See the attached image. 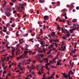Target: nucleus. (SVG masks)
Here are the masks:
<instances>
[{
    "instance_id": "0e129e2a",
    "label": "nucleus",
    "mask_w": 79,
    "mask_h": 79,
    "mask_svg": "<svg viewBox=\"0 0 79 79\" xmlns=\"http://www.w3.org/2000/svg\"><path fill=\"white\" fill-rule=\"evenodd\" d=\"M2 32H3V30H1V31H0V34L2 33Z\"/></svg>"
},
{
    "instance_id": "49530a36",
    "label": "nucleus",
    "mask_w": 79,
    "mask_h": 79,
    "mask_svg": "<svg viewBox=\"0 0 79 79\" xmlns=\"http://www.w3.org/2000/svg\"><path fill=\"white\" fill-rule=\"evenodd\" d=\"M52 35H55V33L54 32H53L52 33Z\"/></svg>"
},
{
    "instance_id": "774afa93",
    "label": "nucleus",
    "mask_w": 79,
    "mask_h": 79,
    "mask_svg": "<svg viewBox=\"0 0 79 79\" xmlns=\"http://www.w3.org/2000/svg\"><path fill=\"white\" fill-rule=\"evenodd\" d=\"M28 53H31L32 52L31 51H29L28 52Z\"/></svg>"
},
{
    "instance_id": "bb28decb",
    "label": "nucleus",
    "mask_w": 79,
    "mask_h": 79,
    "mask_svg": "<svg viewBox=\"0 0 79 79\" xmlns=\"http://www.w3.org/2000/svg\"><path fill=\"white\" fill-rule=\"evenodd\" d=\"M42 50L44 51V53L46 52H45V51H46V50L45 49H44L43 48Z\"/></svg>"
},
{
    "instance_id": "de8ad7c7",
    "label": "nucleus",
    "mask_w": 79,
    "mask_h": 79,
    "mask_svg": "<svg viewBox=\"0 0 79 79\" xmlns=\"http://www.w3.org/2000/svg\"><path fill=\"white\" fill-rule=\"evenodd\" d=\"M66 15H67V14H66V13L65 14V15H63V16H64H64H66Z\"/></svg>"
},
{
    "instance_id": "79ce46f5",
    "label": "nucleus",
    "mask_w": 79,
    "mask_h": 79,
    "mask_svg": "<svg viewBox=\"0 0 79 79\" xmlns=\"http://www.w3.org/2000/svg\"><path fill=\"white\" fill-rule=\"evenodd\" d=\"M12 2H14V3H15V2H16V0H12Z\"/></svg>"
},
{
    "instance_id": "9d476101",
    "label": "nucleus",
    "mask_w": 79,
    "mask_h": 79,
    "mask_svg": "<svg viewBox=\"0 0 79 79\" xmlns=\"http://www.w3.org/2000/svg\"><path fill=\"white\" fill-rule=\"evenodd\" d=\"M60 64V62H58L56 64V66H59Z\"/></svg>"
},
{
    "instance_id": "4468645a",
    "label": "nucleus",
    "mask_w": 79,
    "mask_h": 79,
    "mask_svg": "<svg viewBox=\"0 0 79 79\" xmlns=\"http://www.w3.org/2000/svg\"><path fill=\"white\" fill-rule=\"evenodd\" d=\"M65 10H66V9H63V10H62L61 11V13H62V12H63V11H65Z\"/></svg>"
},
{
    "instance_id": "680f3d73",
    "label": "nucleus",
    "mask_w": 79,
    "mask_h": 79,
    "mask_svg": "<svg viewBox=\"0 0 79 79\" xmlns=\"http://www.w3.org/2000/svg\"><path fill=\"white\" fill-rule=\"evenodd\" d=\"M49 57H51V58H52V56L51 55H49L48 56Z\"/></svg>"
},
{
    "instance_id": "7c9ffc66",
    "label": "nucleus",
    "mask_w": 79,
    "mask_h": 79,
    "mask_svg": "<svg viewBox=\"0 0 79 79\" xmlns=\"http://www.w3.org/2000/svg\"><path fill=\"white\" fill-rule=\"evenodd\" d=\"M76 27H75V28H73L72 30L74 31V30H76Z\"/></svg>"
},
{
    "instance_id": "c85d7f7f",
    "label": "nucleus",
    "mask_w": 79,
    "mask_h": 79,
    "mask_svg": "<svg viewBox=\"0 0 79 79\" xmlns=\"http://www.w3.org/2000/svg\"><path fill=\"white\" fill-rule=\"evenodd\" d=\"M39 52L40 53H42V52H43V50H42V49H40V50H39Z\"/></svg>"
},
{
    "instance_id": "4be33fe9",
    "label": "nucleus",
    "mask_w": 79,
    "mask_h": 79,
    "mask_svg": "<svg viewBox=\"0 0 79 79\" xmlns=\"http://www.w3.org/2000/svg\"><path fill=\"white\" fill-rule=\"evenodd\" d=\"M19 7H21V8L22 7H23V6H22V4H20L19 5Z\"/></svg>"
},
{
    "instance_id": "aec40b11",
    "label": "nucleus",
    "mask_w": 79,
    "mask_h": 79,
    "mask_svg": "<svg viewBox=\"0 0 79 79\" xmlns=\"http://www.w3.org/2000/svg\"><path fill=\"white\" fill-rule=\"evenodd\" d=\"M39 56H41L42 58L43 57H44V55H42L41 54L39 55Z\"/></svg>"
},
{
    "instance_id": "f704fd0d",
    "label": "nucleus",
    "mask_w": 79,
    "mask_h": 79,
    "mask_svg": "<svg viewBox=\"0 0 79 79\" xmlns=\"http://www.w3.org/2000/svg\"><path fill=\"white\" fill-rule=\"evenodd\" d=\"M76 8L77 10H78L79 9V6H77L76 7Z\"/></svg>"
},
{
    "instance_id": "6e6552de",
    "label": "nucleus",
    "mask_w": 79,
    "mask_h": 79,
    "mask_svg": "<svg viewBox=\"0 0 79 79\" xmlns=\"http://www.w3.org/2000/svg\"><path fill=\"white\" fill-rule=\"evenodd\" d=\"M77 21V20L76 19H74L72 20V22H73V23H74L76 22Z\"/></svg>"
},
{
    "instance_id": "dca6fc26",
    "label": "nucleus",
    "mask_w": 79,
    "mask_h": 79,
    "mask_svg": "<svg viewBox=\"0 0 79 79\" xmlns=\"http://www.w3.org/2000/svg\"><path fill=\"white\" fill-rule=\"evenodd\" d=\"M31 73L32 75H35V73H34V72H31Z\"/></svg>"
},
{
    "instance_id": "f3484780",
    "label": "nucleus",
    "mask_w": 79,
    "mask_h": 79,
    "mask_svg": "<svg viewBox=\"0 0 79 79\" xmlns=\"http://www.w3.org/2000/svg\"><path fill=\"white\" fill-rule=\"evenodd\" d=\"M39 44H37L35 45V47H36L37 48H39Z\"/></svg>"
},
{
    "instance_id": "20e7f679",
    "label": "nucleus",
    "mask_w": 79,
    "mask_h": 79,
    "mask_svg": "<svg viewBox=\"0 0 79 79\" xmlns=\"http://www.w3.org/2000/svg\"><path fill=\"white\" fill-rule=\"evenodd\" d=\"M6 10H7V11H8V12H10L11 11V9L10 7H8V8H6Z\"/></svg>"
},
{
    "instance_id": "b1692460",
    "label": "nucleus",
    "mask_w": 79,
    "mask_h": 79,
    "mask_svg": "<svg viewBox=\"0 0 79 79\" xmlns=\"http://www.w3.org/2000/svg\"><path fill=\"white\" fill-rule=\"evenodd\" d=\"M74 6V5L73 4L70 5V7H71V8H72V7H73Z\"/></svg>"
},
{
    "instance_id": "37998d69",
    "label": "nucleus",
    "mask_w": 79,
    "mask_h": 79,
    "mask_svg": "<svg viewBox=\"0 0 79 79\" xmlns=\"http://www.w3.org/2000/svg\"><path fill=\"white\" fill-rule=\"evenodd\" d=\"M24 53H25V54H27V53H28V52H27L25 51L24 52Z\"/></svg>"
},
{
    "instance_id": "6ab92c4d",
    "label": "nucleus",
    "mask_w": 79,
    "mask_h": 79,
    "mask_svg": "<svg viewBox=\"0 0 79 79\" xmlns=\"http://www.w3.org/2000/svg\"><path fill=\"white\" fill-rule=\"evenodd\" d=\"M71 52H72V53H76V52L74 50H71Z\"/></svg>"
},
{
    "instance_id": "1a4fd4ad",
    "label": "nucleus",
    "mask_w": 79,
    "mask_h": 79,
    "mask_svg": "<svg viewBox=\"0 0 79 79\" xmlns=\"http://www.w3.org/2000/svg\"><path fill=\"white\" fill-rule=\"evenodd\" d=\"M39 2L40 3H44V0H39Z\"/></svg>"
},
{
    "instance_id": "13d9d810",
    "label": "nucleus",
    "mask_w": 79,
    "mask_h": 79,
    "mask_svg": "<svg viewBox=\"0 0 79 79\" xmlns=\"http://www.w3.org/2000/svg\"><path fill=\"white\" fill-rule=\"evenodd\" d=\"M10 5H11L13 6V3H12L11 2H10Z\"/></svg>"
},
{
    "instance_id": "6e6d98bb",
    "label": "nucleus",
    "mask_w": 79,
    "mask_h": 79,
    "mask_svg": "<svg viewBox=\"0 0 79 79\" xmlns=\"http://www.w3.org/2000/svg\"><path fill=\"white\" fill-rule=\"evenodd\" d=\"M39 14V10H37V14Z\"/></svg>"
},
{
    "instance_id": "e433bc0d",
    "label": "nucleus",
    "mask_w": 79,
    "mask_h": 79,
    "mask_svg": "<svg viewBox=\"0 0 79 79\" xmlns=\"http://www.w3.org/2000/svg\"><path fill=\"white\" fill-rule=\"evenodd\" d=\"M38 74H42V73H41V72H40V71H39L38 72Z\"/></svg>"
},
{
    "instance_id": "58836bf2",
    "label": "nucleus",
    "mask_w": 79,
    "mask_h": 79,
    "mask_svg": "<svg viewBox=\"0 0 79 79\" xmlns=\"http://www.w3.org/2000/svg\"><path fill=\"white\" fill-rule=\"evenodd\" d=\"M46 66H47L48 65H50V64L48 63V64H45Z\"/></svg>"
},
{
    "instance_id": "2eb2a0df",
    "label": "nucleus",
    "mask_w": 79,
    "mask_h": 79,
    "mask_svg": "<svg viewBox=\"0 0 79 79\" xmlns=\"http://www.w3.org/2000/svg\"><path fill=\"white\" fill-rule=\"evenodd\" d=\"M9 73L7 74V76H11V74H11V72H10V71H9Z\"/></svg>"
},
{
    "instance_id": "864d4df0",
    "label": "nucleus",
    "mask_w": 79,
    "mask_h": 79,
    "mask_svg": "<svg viewBox=\"0 0 79 79\" xmlns=\"http://www.w3.org/2000/svg\"><path fill=\"white\" fill-rule=\"evenodd\" d=\"M77 43H75L74 46H77Z\"/></svg>"
},
{
    "instance_id": "f8f14e48",
    "label": "nucleus",
    "mask_w": 79,
    "mask_h": 79,
    "mask_svg": "<svg viewBox=\"0 0 79 79\" xmlns=\"http://www.w3.org/2000/svg\"><path fill=\"white\" fill-rule=\"evenodd\" d=\"M6 51V49H4V50H2V51H1L0 52L1 53H2V52H5Z\"/></svg>"
},
{
    "instance_id": "393cba45",
    "label": "nucleus",
    "mask_w": 79,
    "mask_h": 79,
    "mask_svg": "<svg viewBox=\"0 0 79 79\" xmlns=\"http://www.w3.org/2000/svg\"><path fill=\"white\" fill-rule=\"evenodd\" d=\"M12 55H13V56H14V57H15V53H14L12 52Z\"/></svg>"
},
{
    "instance_id": "f257e3e1",
    "label": "nucleus",
    "mask_w": 79,
    "mask_h": 79,
    "mask_svg": "<svg viewBox=\"0 0 79 79\" xmlns=\"http://www.w3.org/2000/svg\"><path fill=\"white\" fill-rule=\"evenodd\" d=\"M62 74L63 75V76H64V77H65L66 79H68L69 77V79H72V78L70 77V73H68V75H66L65 74V73H62Z\"/></svg>"
},
{
    "instance_id": "cd10ccee",
    "label": "nucleus",
    "mask_w": 79,
    "mask_h": 79,
    "mask_svg": "<svg viewBox=\"0 0 79 79\" xmlns=\"http://www.w3.org/2000/svg\"><path fill=\"white\" fill-rule=\"evenodd\" d=\"M40 44H41L42 45L43 44H44V41H41V43Z\"/></svg>"
},
{
    "instance_id": "7ed1b4c3",
    "label": "nucleus",
    "mask_w": 79,
    "mask_h": 79,
    "mask_svg": "<svg viewBox=\"0 0 79 79\" xmlns=\"http://www.w3.org/2000/svg\"><path fill=\"white\" fill-rule=\"evenodd\" d=\"M49 18V17L48 15H45L44 17V19L45 20H48Z\"/></svg>"
},
{
    "instance_id": "5701e85b",
    "label": "nucleus",
    "mask_w": 79,
    "mask_h": 79,
    "mask_svg": "<svg viewBox=\"0 0 79 79\" xmlns=\"http://www.w3.org/2000/svg\"><path fill=\"white\" fill-rule=\"evenodd\" d=\"M0 10L2 13H4V12L3 11V9L1 8Z\"/></svg>"
},
{
    "instance_id": "5fc2aeb1",
    "label": "nucleus",
    "mask_w": 79,
    "mask_h": 79,
    "mask_svg": "<svg viewBox=\"0 0 79 79\" xmlns=\"http://www.w3.org/2000/svg\"><path fill=\"white\" fill-rule=\"evenodd\" d=\"M17 60H19V57H17Z\"/></svg>"
},
{
    "instance_id": "c756f323",
    "label": "nucleus",
    "mask_w": 79,
    "mask_h": 79,
    "mask_svg": "<svg viewBox=\"0 0 79 79\" xmlns=\"http://www.w3.org/2000/svg\"><path fill=\"white\" fill-rule=\"evenodd\" d=\"M32 31H33V29L29 30V32H30V33L32 32Z\"/></svg>"
},
{
    "instance_id": "8fccbe9b",
    "label": "nucleus",
    "mask_w": 79,
    "mask_h": 79,
    "mask_svg": "<svg viewBox=\"0 0 79 79\" xmlns=\"http://www.w3.org/2000/svg\"><path fill=\"white\" fill-rule=\"evenodd\" d=\"M11 27H15V25H11Z\"/></svg>"
},
{
    "instance_id": "338daca9",
    "label": "nucleus",
    "mask_w": 79,
    "mask_h": 79,
    "mask_svg": "<svg viewBox=\"0 0 79 79\" xmlns=\"http://www.w3.org/2000/svg\"><path fill=\"white\" fill-rule=\"evenodd\" d=\"M61 27H57V29H61Z\"/></svg>"
},
{
    "instance_id": "2f4dec72",
    "label": "nucleus",
    "mask_w": 79,
    "mask_h": 79,
    "mask_svg": "<svg viewBox=\"0 0 79 79\" xmlns=\"http://www.w3.org/2000/svg\"><path fill=\"white\" fill-rule=\"evenodd\" d=\"M6 4H3V6H2V8H5V6H6Z\"/></svg>"
},
{
    "instance_id": "a18cd8bd",
    "label": "nucleus",
    "mask_w": 79,
    "mask_h": 79,
    "mask_svg": "<svg viewBox=\"0 0 79 79\" xmlns=\"http://www.w3.org/2000/svg\"><path fill=\"white\" fill-rule=\"evenodd\" d=\"M2 44H4V45H5V44H6V43H5V42H2Z\"/></svg>"
},
{
    "instance_id": "9b49d317",
    "label": "nucleus",
    "mask_w": 79,
    "mask_h": 79,
    "mask_svg": "<svg viewBox=\"0 0 79 79\" xmlns=\"http://www.w3.org/2000/svg\"><path fill=\"white\" fill-rule=\"evenodd\" d=\"M19 33V32L18 31H17L16 32V35H17V37H19V35L18 34Z\"/></svg>"
},
{
    "instance_id": "423d86ee",
    "label": "nucleus",
    "mask_w": 79,
    "mask_h": 79,
    "mask_svg": "<svg viewBox=\"0 0 79 79\" xmlns=\"http://www.w3.org/2000/svg\"><path fill=\"white\" fill-rule=\"evenodd\" d=\"M59 20L60 21V22L61 23V22H62V21L63 22V23H64V21H65V20H61V19H59Z\"/></svg>"
},
{
    "instance_id": "39448f33",
    "label": "nucleus",
    "mask_w": 79,
    "mask_h": 79,
    "mask_svg": "<svg viewBox=\"0 0 79 79\" xmlns=\"http://www.w3.org/2000/svg\"><path fill=\"white\" fill-rule=\"evenodd\" d=\"M71 35V34H69V33H68L67 34L65 35V37H69Z\"/></svg>"
},
{
    "instance_id": "0eeeda50",
    "label": "nucleus",
    "mask_w": 79,
    "mask_h": 79,
    "mask_svg": "<svg viewBox=\"0 0 79 79\" xmlns=\"http://www.w3.org/2000/svg\"><path fill=\"white\" fill-rule=\"evenodd\" d=\"M6 26L8 27H10V23H7L6 25Z\"/></svg>"
},
{
    "instance_id": "4c0bfd02",
    "label": "nucleus",
    "mask_w": 79,
    "mask_h": 79,
    "mask_svg": "<svg viewBox=\"0 0 79 79\" xmlns=\"http://www.w3.org/2000/svg\"><path fill=\"white\" fill-rule=\"evenodd\" d=\"M55 75V73L54 72L52 74V76H54Z\"/></svg>"
},
{
    "instance_id": "052dcab7",
    "label": "nucleus",
    "mask_w": 79,
    "mask_h": 79,
    "mask_svg": "<svg viewBox=\"0 0 79 79\" xmlns=\"http://www.w3.org/2000/svg\"><path fill=\"white\" fill-rule=\"evenodd\" d=\"M3 31H4V32H6V30H4Z\"/></svg>"
},
{
    "instance_id": "72a5a7b5",
    "label": "nucleus",
    "mask_w": 79,
    "mask_h": 79,
    "mask_svg": "<svg viewBox=\"0 0 79 79\" xmlns=\"http://www.w3.org/2000/svg\"><path fill=\"white\" fill-rule=\"evenodd\" d=\"M28 35V33H27L26 35H24V37H26Z\"/></svg>"
},
{
    "instance_id": "c03bdc74",
    "label": "nucleus",
    "mask_w": 79,
    "mask_h": 79,
    "mask_svg": "<svg viewBox=\"0 0 79 79\" xmlns=\"http://www.w3.org/2000/svg\"><path fill=\"white\" fill-rule=\"evenodd\" d=\"M26 47L27 48H28V47H29V46H28V45H27V44H26Z\"/></svg>"
},
{
    "instance_id": "3c124183",
    "label": "nucleus",
    "mask_w": 79,
    "mask_h": 79,
    "mask_svg": "<svg viewBox=\"0 0 79 79\" xmlns=\"http://www.w3.org/2000/svg\"><path fill=\"white\" fill-rule=\"evenodd\" d=\"M16 13V10H14V11H13V13L14 14H15V13Z\"/></svg>"
},
{
    "instance_id": "c9c22d12",
    "label": "nucleus",
    "mask_w": 79,
    "mask_h": 79,
    "mask_svg": "<svg viewBox=\"0 0 79 79\" xmlns=\"http://www.w3.org/2000/svg\"><path fill=\"white\" fill-rule=\"evenodd\" d=\"M60 55V52H59L57 53V55L59 56V55Z\"/></svg>"
},
{
    "instance_id": "4d7b16f0",
    "label": "nucleus",
    "mask_w": 79,
    "mask_h": 79,
    "mask_svg": "<svg viewBox=\"0 0 79 79\" xmlns=\"http://www.w3.org/2000/svg\"><path fill=\"white\" fill-rule=\"evenodd\" d=\"M11 66H12L11 65V64H10L9 65V67L11 68Z\"/></svg>"
},
{
    "instance_id": "a878e982",
    "label": "nucleus",
    "mask_w": 79,
    "mask_h": 79,
    "mask_svg": "<svg viewBox=\"0 0 79 79\" xmlns=\"http://www.w3.org/2000/svg\"><path fill=\"white\" fill-rule=\"evenodd\" d=\"M17 47H20V44H18L17 45Z\"/></svg>"
},
{
    "instance_id": "603ef678",
    "label": "nucleus",
    "mask_w": 79,
    "mask_h": 79,
    "mask_svg": "<svg viewBox=\"0 0 79 79\" xmlns=\"http://www.w3.org/2000/svg\"><path fill=\"white\" fill-rule=\"evenodd\" d=\"M29 76H30V77H32V75H31V74H30Z\"/></svg>"
},
{
    "instance_id": "f03ea898",
    "label": "nucleus",
    "mask_w": 79,
    "mask_h": 79,
    "mask_svg": "<svg viewBox=\"0 0 79 79\" xmlns=\"http://www.w3.org/2000/svg\"><path fill=\"white\" fill-rule=\"evenodd\" d=\"M5 15H6V16H7V17H10L11 16V13L10 12H5Z\"/></svg>"
},
{
    "instance_id": "bf43d9fd",
    "label": "nucleus",
    "mask_w": 79,
    "mask_h": 79,
    "mask_svg": "<svg viewBox=\"0 0 79 79\" xmlns=\"http://www.w3.org/2000/svg\"><path fill=\"white\" fill-rule=\"evenodd\" d=\"M16 73H18V72H20V70L16 71Z\"/></svg>"
},
{
    "instance_id": "a19ab883",
    "label": "nucleus",
    "mask_w": 79,
    "mask_h": 79,
    "mask_svg": "<svg viewBox=\"0 0 79 79\" xmlns=\"http://www.w3.org/2000/svg\"><path fill=\"white\" fill-rule=\"evenodd\" d=\"M65 31H66V33H69V31H68V30H65Z\"/></svg>"
},
{
    "instance_id": "69168bd1",
    "label": "nucleus",
    "mask_w": 79,
    "mask_h": 79,
    "mask_svg": "<svg viewBox=\"0 0 79 79\" xmlns=\"http://www.w3.org/2000/svg\"><path fill=\"white\" fill-rule=\"evenodd\" d=\"M17 15H18V17H19V18H20V16H19V14H18Z\"/></svg>"
},
{
    "instance_id": "412c9836",
    "label": "nucleus",
    "mask_w": 79,
    "mask_h": 79,
    "mask_svg": "<svg viewBox=\"0 0 79 79\" xmlns=\"http://www.w3.org/2000/svg\"><path fill=\"white\" fill-rule=\"evenodd\" d=\"M44 27H43V29H45L46 27V25L45 24H44L43 25Z\"/></svg>"
},
{
    "instance_id": "ddd939ff",
    "label": "nucleus",
    "mask_w": 79,
    "mask_h": 79,
    "mask_svg": "<svg viewBox=\"0 0 79 79\" xmlns=\"http://www.w3.org/2000/svg\"><path fill=\"white\" fill-rule=\"evenodd\" d=\"M52 5H56V2H52Z\"/></svg>"
},
{
    "instance_id": "473e14b6",
    "label": "nucleus",
    "mask_w": 79,
    "mask_h": 79,
    "mask_svg": "<svg viewBox=\"0 0 79 79\" xmlns=\"http://www.w3.org/2000/svg\"><path fill=\"white\" fill-rule=\"evenodd\" d=\"M10 60V57H7V61H9Z\"/></svg>"
},
{
    "instance_id": "09e8293b",
    "label": "nucleus",
    "mask_w": 79,
    "mask_h": 79,
    "mask_svg": "<svg viewBox=\"0 0 79 79\" xmlns=\"http://www.w3.org/2000/svg\"><path fill=\"white\" fill-rule=\"evenodd\" d=\"M19 8H20V7H18V6L17 7V10H17V11H19Z\"/></svg>"
},
{
    "instance_id": "e2e57ef3",
    "label": "nucleus",
    "mask_w": 79,
    "mask_h": 79,
    "mask_svg": "<svg viewBox=\"0 0 79 79\" xmlns=\"http://www.w3.org/2000/svg\"><path fill=\"white\" fill-rule=\"evenodd\" d=\"M20 64H21V63H19V64L18 65V66H19V67Z\"/></svg>"
},
{
    "instance_id": "ea45409f",
    "label": "nucleus",
    "mask_w": 79,
    "mask_h": 79,
    "mask_svg": "<svg viewBox=\"0 0 79 79\" xmlns=\"http://www.w3.org/2000/svg\"><path fill=\"white\" fill-rule=\"evenodd\" d=\"M6 71H4L3 72V74H5L6 73Z\"/></svg>"
},
{
    "instance_id": "a211bd4d",
    "label": "nucleus",
    "mask_w": 79,
    "mask_h": 79,
    "mask_svg": "<svg viewBox=\"0 0 79 79\" xmlns=\"http://www.w3.org/2000/svg\"><path fill=\"white\" fill-rule=\"evenodd\" d=\"M69 31L70 32H71V33H70V34H72V33H73V30H72L71 29H70V30Z\"/></svg>"
}]
</instances>
